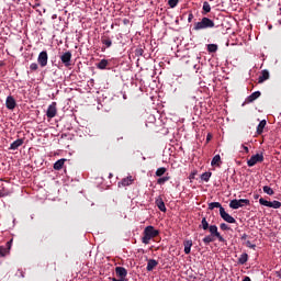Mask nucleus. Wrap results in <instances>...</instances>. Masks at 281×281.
Listing matches in <instances>:
<instances>
[{"mask_svg":"<svg viewBox=\"0 0 281 281\" xmlns=\"http://www.w3.org/2000/svg\"><path fill=\"white\" fill-rule=\"evenodd\" d=\"M250 201L249 199H233L229 203V207L234 210H238L244 206H249Z\"/></svg>","mask_w":281,"mask_h":281,"instance_id":"7ed1b4c3","label":"nucleus"},{"mask_svg":"<svg viewBox=\"0 0 281 281\" xmlns=\"http://www.w3.org/2000/svg\"><path fill=\"white\" fill-rule=\"evenodd\" d=\"M166 172H167V168H158V169L156 170V176H157V177H161V176H164Z\"/></svg>","mask_w":281,"mask_h":281,"instance_id":"f704fd0d","label":"nucleus"},{"mask_svg":"<svg viewBox=\"0 0 281 281\" xmlns=\"http://www.w3.org/2000/svg\"><path fill=\"white\" fill-rule=\"evenodd\" d=\"M65 161H67L66 158H60V160H58V161H56V162L54 164V167H53V168H54L55 170H60V169H63Z\"/></svg>","mask_w":281,"mask_h":281,"instance_id":"4be33fe9","label":"nucleus"},{"mask_svg":"<svg viewBox=\"0 0 281 281\" xmlns=\"http://www.w3.org/2000/svg\"><path fill=\"white\" fill-rule=\"evenodd\" d=\"M220 228L223 231V232H228L229 228V225L225 224V223H222L220 224Z\"/></svg>","mask_w":281,"mask_h":281,"instance_id":"4c0bfd02","label":"nucleus"},{"mask_svg":"<svg viewBox=\"0 0 281 281\" xmlns=\"http://www.w3.org/2000/svg\"><path fill=\"white\" fill-rule=\"evenodd\" d=\"M115 274L119 279L127 281L128 271H127V269L123 268L122 266H117L115 268Z\"/></svg>","mask_w":281,"mask_h":281,"instance_id":"1a4fd4ad","label":"nucleus"},{"mask_svg":"<svg viewBox=\"0 0 281 281\" xmlns=\"http://www.w3.org/2000/svg\"><path fill=\"white\" fill-rule=\"evenodd\" d=\"M155 203H156L157 207L160 210V212H164V213L167 212V207H166L165 202L162 201V198H157Z\"/></svg>","mask_w":281,"mask_h":281,"instance_id":"a211bd4d","label":"nucleus"},{"mask_svg":"<svg viewBox=\"0 0 281 281\" xmlns=\"http://www.w3.org/2000/svg\"><path fill=\"white\" fill-rule=\"evenodd\" d=\"M243 149L245 150V153H246V154H248V153H249V148H248V147H246V145H243Z\"/></svg>","mask_w":281,"mask_h":281,"instance_id":"49530a36","label":"nucleus"},{"mask_svg":"<svg viewBox=\"0 0 281 281\" xmlns=\"http://www.w3.org/2000/svg\"><path fill=\"white\" fill-rule=\"evenodd\" d=\"M196 176V171H192V173L189 176V180H194Z\"/></svg>","mask_w":281,"mask_h":281,"instance_id":"79ce46f5","label":"nucleus"},{"mask_svg":"<svg viewBox=\"0 0 281 281\" xmlns=\"http://www.w3.org/2000/svg\"><path fill=\"white\" fill-rule=\"evenodd\" d=\"M259 204L261 206H267V207H271V209H280L281 207L280 201L269 202V201H266V199H263V198L259 199Z\"/></svg>","mask_w":281,"mask_h":281,"instance_id":"423d86ee","label":"nucleus"},{"mask_svg":"<svg viewBox=\"0 0 281 281\" xmlns=\"http://www.w3.org/2000/svg\"><path fill=\"white\" fill-rule=\"evenodd\" d=\"M220 216L222 220H224L227 223H231V224L236 223V218L233 217L232 215L227 214V212L225 211L224 207L221 209Z\"/></svg>","mask_w":281,"mask_h":281,"instance_id":"f8f14e48","label":"nucleus"},{"mask_svg":"<svg viewBox=\"0 0 281 281\" xmlns=\"http://www.w3.org/2000/svg\"><path fill=\"white\" fill-rule=\"evenodd\" d=\"M207 140H210V136H207Z\"/></svg>","mask_w":281,"mask_h":281,"instance_id":"603ef678","label":"nucleus"},{"mask_svg":"<svg viewBox=\"0 0 281 281\" xmlns=\"http://www.w3.org/2000/svg\"><path fill=\"white\" fill-rule=\"evenodd\" d=\"M71 59H72V54L70 50L64 52V54L60 56L61 64L67 68L72 66Z\"/></svg>","mask_w":281,"mask_h":281,"instance_id":"39448f33","label":"nucleus"},{"mask_svg":"<svg viewBox=\"0 0 281 281\" xmlns=\"http://www.w3.org/2000/svg\"><path fill=\"white\" fill-rule=\"evenodd\" d=\"M263 160H265L263 155L257 154V155L251 156L249 158V160L247 161V164H248V167L251 168V167H255L256 164L262 162Z\"/></svg>","mask_w":281,"mask_h":281,"instance_id":"6e6552de","label":"nucleus"},{"mask_svg":"<svg viewBox=\"0 0 281 281\" xmlns=\"http://www.w3.org/2000/svg\"><path fill=\"white\" fill-rule=\"evenodd\" d=\"M145 50L142 47L136 48L135 54L136 56H143Z\"/></svg>","mask_w":281,"mask_h":281,"instance_id":"58836bf2","label":"nucleus"},{"mask_svg":"<svg viewBox=\"0 0 281 281\" xmlns=\"http://www.w3.org/2000/svg\"><path fill=\"white\" fill-rule=\"evenodd\" d=\"M215 239H216V238H213V236L207 235V236H205V237L203 238V243H204L205 246H209L210 243L215 241Z\"/></svg>","mask_w":281,"mask_h":281,"instance_id":"7c9ffc66","label":"nucleus"},{"mask_svg":"<svg viewBox=\"0 0 281 281\" xmlns=\"http://www.w3.org/2000/svg\"><path fill=\"white\" fill-rule=\"evenodd\" d=\"M23 143H24V138H18L15 142H13L10 145V149L16 150L19 147L23 146Z\"/></svg>","mask_w":281,"mask_h":281,"instance_id":"412c9836","label":"nucleus"},{"mask_svg":"<svg viewBox=\"0 0 281 281\" xmlns=\"http://www.w3.org/2000/svg\"><path fill=\"white\" fill-rule=\"evenodd\" d=\"M214 209H220V213H221V210L223 209V205L220 202L209 203V210H214Z\"/></svg>","mask_w":281,"mask_h":281,"instance_id":"bb28decb","label":"nucleus"},{"mask_svg":"<svg viewBox=\"0 0 281 281\" xmlns=\"http://www.w3.org/2000/svg\"><path fill=\"white\" fill-rule=\"evenodd\" d=\"M111 177H113V175H112V173H110V175H109V179H111Z\"/></svg>","mask_w":281,"mask_h":281,"instance_id":"3c124183","label":"nucleus"},{"mask_svg":"<svg viewBox=\"0 0 281 281\" xmlns=\"http://www.w3.org/2000/svg\"><path fill=\"white\" fill-rule=\"evenodd\" d=\"M12 241L13 239H10L5 245L0 246V256L5 257L7 255L10 254L12 249Z\"/></svg>","mask_w":281,"mask_h":281,"instance_id":"9d476101","label":"nucleus"},{"mask_svg":"<svg viewBox=\"0 0 281 281\" xmlns=\"http://www.w3.org/2000/svg\"><path fill=\"white\" fill-rule=\"evenodd\" d=\"M214 27H215L214 21L207 16L202 18L201 21L195 22L193 25V30L195 32H200L201 30L214 29Z\"/></svg>","mask_w":281,"mask_h":281,"instance_id":"f03ea898","label":"nucleus"},{"mask_svg":"<svg viewBox=\"0 0 281 281\" xmlns=\"http://www.w3.org/2000/svg\"><path fill=\"white\" fill-rule=\"evenodd\" d=\"M246 246H247L248 248H251V249H255V248L257 247V245L251 244V241H249V240L246 243Z\"/></svg>","mask_w":281,"mask_h":281,"instance_id":"a19ab883","label":"nucleus"},{"mask_svg":"<svg viewBox=\"0 0 281 281\" xmlns=\"http://www.w3.org/2000/svg\"><path fill=\"white\" fill-rule=\"evenodd\" d=\"M211 177H212V173L206 171L205 173H203V175L201 176V180L207 182V181H210Z\"/></svg>","mask_w":281,"mask_h":281,"instance_id":"72a5a7b5","label":"nucleus"},{"mask_svg":"<svg viewBox=\"0 0 281 281\" xmlns=\"http://www.w3.org/2000/svg\"><path fill=\"white\" fill-rule=\"evenodd\" d=\"M183 246H184V254L190 255L191 247L193 246L192 239H186L184 243H183Z\"/></svg>","mask_w":281,"mask_h":281,"instance_id":"aec40b11","label":"nucleus"},{"mask_svg":"<svg viewBox=\"0 0 281 281\" xmlns=\"http://www.w3.org/2000/svg\"><path fill=\"white\" fill-rule=\"evenodd\" d=\"M269 77H270L269 70H267V69L262 70L261 75L258 78V83L262 85V82L269 80Z\"/></svg>","mask_w":281,"mask_h":281,"instance_id":"2eb2a0df","label":"nucleus"},{"mask_svg":"<svg viewBox=\"0 0 281 281\" xmlns=\"http://www.w3.org/2000/svg\"><path fill=\"white\" fill-rule=\"evenodd\" d=\"M222 160H221V156L220 155H215L213 157V160L211 161V166H216V167H221Z\"/></svg>","mask_w":281,"mask_h":281,"instance_id":"5701e85b","label":"nucleus"},{"mask_svg":"<svg viewBox=\"0 0 281 281\" xmlns=\"http://www.w3.org/2000/svg\"><path fill=\"white\" fill-rule=\"evenodd\" d=\"M101 42H102V44H103L105 47H108V48H110V47L113 46L112 38H111L110 36H108V35L102 36V37H101Z\"/></svg>","mask_w":281,"mask_h":281,"instance_id":"6ab92c4d","label":"nucleus"},{"mask_svg":"<svg viewBox=\"0 0 281 281\" xmlns=\"http://www.w3.org/2000/svg\"><path fill=\"white\" fill-rule=\"evenodd\" d=\"M211 10H212L211 4L207 1H204L202 14L206 15L207 13L211 12Z\"/></svg>","mask_w":281,"mask_h":281,"instance_id":"a878e982","label":"nucleus"},{"mask_svg":"<svg viewBox=\"0 0 281 281\" xmlns=\"http://www.w3.org/2000/svg\"><path fill=\"white\" fill-rule=\"evenodd\" d=\"M159 235V231L155 229V226L153 225H147L146 228L143 232V238L142 241L144 245H149L150 240L154 238H157Z\"/></svg>","mask_w":281,"mask_h":281,"instance_id":"f257e3e1","label":"nucleus"},{"mask_svg":"<svg viewBox=\"0 0 281 281\" xmlns=\"http://www.w3.org/2000/svg\"><path fill=\"white\" fill-rule=\"evenodd\" d=\"M243 281H251L250 277H245Z\"/></svg>","mask_w":281,"mask_h":281,"instance_id":"de8ad7c7","label":"nucleus"},{"mask_svg":"<svg viewBox=\"0 0 281 281\" xmlns=\"http://www.w3.org/2000/svg\"><path fill=\"white\" fill-rule=\"evenodd\" d=\"M38 68H40V66H38V64H36V63H32V64L30 65V70H31V72L37 71Z\"/></svg>","mask_w":281,"mask_h":281,"instance_id":"c9c22d12","label":"nucleus"},{"mask_svg":"<svg viewBox=\"0 0 281 281\" xmlns=\"http://www.w3.org/2000/svg\"><path fill=\"white\" fill-rule=\"evenodd\" d=\"M37 63L38 65L44 68L48 65V54L47 50H42L40 55L37 56Z\"/></svg>","mask_w":281,"mask_h":281,"instance_id":"0eeeda50","label":"nucleus"},{"mask_svg":"<svg viewBox=\"0 0 281 281\" xmlns=\"http://www.w3.org/2000/svg\"><path fill=\"white\" fill-rule=\"evenodd\" d=\"M263 192L268 195H274V190L271 189L269 186H263Z\"/></svg>","mask_w":281,"mask_h":281,"instance_id":"473e14b6","label":"nucleus"},{"mask_svg":"<svg viewBox=\"0 0 281 281\" xmlns=\"http://www.w3.org/2000/svg\"><path fill=\"white\" fill-rule=\"evenodd\" d=\"M193 19H194L193 13H189V15H188V22H189V23L192 22Z\"/></svg>","mask_w":281,"mask_h":281,"instance_id":"c03bdc74","label":"nucleus"},{"mask_svg":"<svg viewBox=\"0 0 281 281\" xmlns=\"http://www.w3.org/2000/svg\"><path fill=\"white\" fill-rule=\"evenodd\" d=\"M277 277L281 279V271H277Z\"/></svg>","mask_w":281,"mask_h":281,"instance_id":"09e8293b","label":"nucleus"},{"mask_svg":"<svg viewBox=\"0 0 281 281\" xmlns=\"http://www.w3.org/2000/svg\"><path fill=\"white\" fill-rule=\"evenodd\" d=\"M169 180H170V177L165 176V177L158 178L157 183H158V186H164V183H166Z\"/></svg>","mask_w":281,"mask_h":281,"instance_id":"2f4dec72","label":"nucleus"},{"mask_svg":"<svg viewBox=\"0 0 281 281\" xmlns=\"http://www.w3.org/2000/svg\"><path fill=\"white\" fill-rule=\"evenodd\" d=\"M259 196H260L259 194H255V195H254V199H255V200H258Z\"/></svg>","mask_w":281,"mask_h":281,"instance_id":"8fccbe9b","label":"nucleus"},{"mask_svg":"<svg viewBox=\"0 0 281 281\" xmlns=\"http://www.w3.org/2000/svg\"><path fill=\"white\" fill-rule=\"evenodd\" d=\"M218 50V45L217 44H209L207 45V52L209 53H216Z\"/></svg>","mask_w":281,"mask_h":281,"instance_id":"c756f323","label":"nucleus"},{"mask_svg":"<svg viewBox=\"0 0 281 281\" xmlns=\"http://www.w3.org/2000/svg\"><path fill=\"white\" fill-rule=\"evenodd\" d=\"M209 233L214 239H218L220 243H224L225 238L218 232L217 225H209Z\"/></svg>","mask_w":281,"mask_h":281,"instance_id":"20e7f679","label":"nucleus"},{"mask_svg":"<svg viewBox=\"0 0 281 281\" xmlns=\"http://www.w3.org/2000/svg\"><path fill=\"white\" fill-rule=\"evenodd\" d=\"M110 281H124V279H121V278H110Z\"/></svg>","mask_w":281,"mask_h":281,"instance_id":"a18cd8bd","label":"nucleus"},{"mask_svg":"<svg viewBox=\"0 0 281 281\" xmlns=\"http://www.w3.org/2000/svg\"><path fill=\"white\" fill-rule=\"evenodd\" d=\"M267 126V121L263 120L259 123L258 127H257V134L258 135H262L263 133V128Z\"/></svg>","mask_w":281,"mask_h":281,"instance_id":"b1692460","label":"nucleus"},{"mask_svg":"<svg viewBox=\"0 0 281 281\" xmlns=\"http://www.w3.org/2000/svg\"><path fill=\"white\" fill-rule=\"evenodd\" d=\"M261 97V91H254L250 95H248L245 100L246 103H252Z\"/></svg>","mask_w":281,"mask_h":281,"instance_id":"ddd939ff","label":"nucleus"},{"mask_svg":"<svg viewBox=\"0 0 281 281\" xmlns=\"http://www.w3.org/2000/svg\"><path fill=\"white\" fill-rule=\"evenodd\" d=\"M179 3V0H169L168 4L171 9H175Z\"/></svg>","mask_w":281,"mask_h":281,"instance_id":"e433bc0d","label":"nucleus"},{"mask_svg":"<svg viewBox=\"0 0 281 281\" xmlns=\"http://www.w3.org/2000/svg\"><path fill=\"white\" fill-rule=\"evenodd\" d=\"M158 266L157 259H148L147 260V272H151Z\"/></svg>","mask_w":281,"mask_h":281,"instance_id":"f3484780","label":"nucleus"},{"mask_svg":"<svg viewBox=\"0 0 281 281\" xmlns=\"http://www.w3.org/2000/svg\"><path fill=\"white\" fill-rule=\"evenodd\" d=\"M56 102H53L52 104L48 105L47 110H46V116L47 119H55L56 114H57V109H56Z\"/></svg>","mask_w":281,"mask_h":281,"instance_id":"9b49d317","label":"nucleus"},{"mask_svg":"<svg viewBox=\"0 0 281 281\" xmlns=\"http://www.w3.org/2000/svg\"><path fill=\"white\" fill-rule=\"evenodd\" d=\"M199 227H200V228H203L204 232H206V231L210 228V224H209L206 217H203V218H202V222H201V224L199 225Z\"/></svg>","mask_w":281,"mask_h":281,"instance_id":"cd10ccee","label":"nucleus"},{"mask_svg":"<svg viewBox=\"0 0 281 281\" xmlns=\"http://www.w3.org/2000/svg\"><path fill=\"white\" fill-rule=\"evenodd\" d=\"M134 179L132 176L123 178L121 182H119V187H128L132 186Z\"/></svg>","mask_w":281,"mask_h":281,"instance_id":"dca6fc26","label":"nucleus"},{"mask_svg":"<svg viewBox=\"0 0 281 281\" xmlns=\"http://www.w3.org/2000/svg\"><path fill=\"white\" fill-rule=\"evenodd\" d=\"M8 110H14L16 108V101L12 95H9L5 101Z\"/></svg>","mask_w":281,"mask_h":281,"instance_id":"4468645a","label":"nucleus"},{"mask_svg":"<svg viewBox=\"0 0 281 281\" xmlns=\"http://www.w3.org/2000/svg\"><path fill=\"white\" fill-rule=\"evenodd\" d=\"M247 238H248L247 233H243V236H241L240 240H241V241H246Z\"/></svg>","mask_w":281,"mask_h":281,"instance_id":"37998d69","label":"nucleus"},{"mask_svg":"<svg viewBox=\"0 0 281 281\" xmlns=\"http://www.w3.org/2000/svg\"><path fill=\"white\" fill-rule=\"evenodd\" d=\"M109 65V61L105 60V58H103L100 63L97 64V68L98 69H106Z\"/></svg>","mask_w":281,"mask_h":281,"instance_id":"c85d7f7f","label":"nucleus"},{"mask_svg":"<svg viewBox=\"0 0 281 281\" xmlns=\"http://www.w3.org/2000/svg\"><path fill=\"white\" fill-rule=\"evenodd\" d=\"M249 259V256L247 255V252H243L241 256L238 258V263L240 266H244V263H246Z\"/></svg>","mask_w":281,"mask_h":281,"instance_id":"393cba45","label":"nucleus"},{"mask_svg":"<svg viewBox=\"0 0 281 281\" xmlns=\"http://www.w3.org/2000/svg\"><path fill=\"white\" fill-rule=\"evenodd\" d=\"M8 194L9 192L5 190V188H2V190H0V198L5 196Z\"/></svg>","mask_w":281,"mask_h":281,"instance_id":"ea45409f","label":"nucleus"}]
</instances>
